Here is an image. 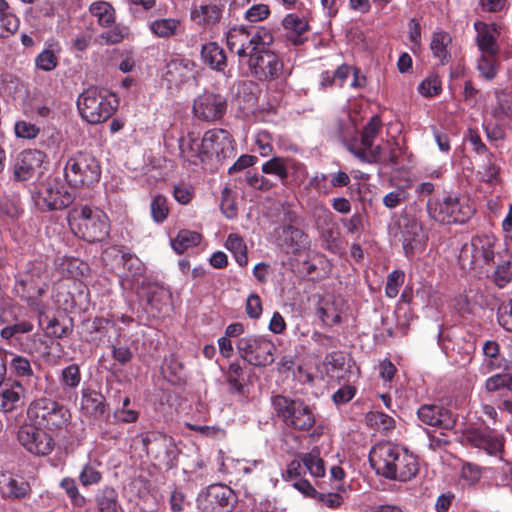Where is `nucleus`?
I'll return each instance as SVG.
<instances>
[{
  "mask_svg": "<svg viewBox=\"0 0 512 512\" xmlns=\"http://www.w3.org/2000/svg\"><path fill=\"white\" fill-rule=\"evenodd\" d=\"M81 411L89 416H102L106 411L105 397L92 389H83L81 397Z\"/></svg>",
  "mask_w": 512,
  "mask_h": 512,
  "instance_id": "nucleus-28",
  "label": "nucleus"
},
{
  "mask_svg": "<svg viewBox=\"0 0 512 512\" xmlns=\"http://www.w3.org/2000/svg\"><path fill=\"white\" fill-rule=\"evenodd\" d=\"M282 26L288 31L287 39L294 46H300L307 40L303 35L310 26L304 18L294 13L287 14L282 20Z\"/></svg>",
  "mask_w": 512,
  "mask_h": 512,
  "instance_id": "nucleus-27",
  "label": "nucleus"
},
{
  "mask_svg": "<svg viewBox=\"0 0 512 512\" xmlns=\"http://www.w3.org/2000/svg\"><path fill=\"white\" fill-rule=\"evenodd\" d=\"M89 11L102 27H111L115 23V9L108 2H94L90 5Z\"/></svg>",
  "mask_w": 512,
  "mask_h": 512,
  "instance_id": "nucleus-37",
  "label": "nucleus"
},
{
  "mask_svg": "<svg viewBox=\"0 0 512 512\" xmlns=\"http://www.w3.org/2000/svg\"><path fill=\"white\" fill-rule=\"evenodd\" d=\"M382 127L381 118L378 115H374L365 124L360 136L361 147L371 148L374 144L375 138Z\"/></svg>",
  "mask_w": 512,
  "mask_h": 512,
  "instance_id": "nucleus-40",
  "label": "nucleus"
},
{
  "mask_svg": "<svg viewBox=\"0 0 512 512\" xmlns=\"http://www.w3.org/2000/svg\"><path fill=\"white\" fill-rule=\"evenodd\" d=\"M405 280V274L401 270H393L388 276L385 285V295L389 298H395L400 287L403 285Z\"/></svg>",
  "mask_w": 512,
  "mask_h": 512,
  "instance_id": "nucleus-52",
  "label": "nucleus"
},
{
  "mask_svg": "<svg viewBox=\"0 0 512 512\" xmlns=\"http://www.w3.org/2000/svg\"><path fill=\"white\" fill-rule=\"evenodd\" d=\"M10 368L18 377H30L33 374L30 361L22 356L15 355L10 362Z\"/></svg>",
  "mask_w": 512,
  "mask_h": 512,
  "instance_id": "nucleus-58",
  "label": "nucleus"
},
{
  "mask_svg": "<svg viewBox=\"0 0 512 512\" xmlns=\"http://www.w3.org/2000/svg\"><path fill=\"white\" fill-rule=\"evenodd\" d=\"M463 437L467 444L484 450L488 455L497 456L502 452L503 439L491 430L470 428L465 431Z\"/></svg>",
  "mask_w": 512,
  "mask_h": 512,
  "instance_id": "nucleus-18",
  "label": "nucleus"
},
{
  "mask_svg": "<svg viewBox=\"0 0 512 512\" xmlns=\"http://www.w3.org/2000/svg\"><path fill=\"white\" fill-rule=\"evenodd\" d=\"M118 101L113 94L90 87L77 99V108L83 120L99 124L109 119L117 110Z\"/></svg>",
  "mask_w": 512,
  "mask_h": 512,
  "instance_id": "nucleus-2",
  "label": "nucleus"
},
{
  "mask_svg": "<svg viewBox=\"0 0 512 512\" xmlns=\"http://www.w3.org/2000/svg\"><path fill=\"white\" fill-rule=\"evenodd\" d=\"M272 135L267 130H260L255 136V145L262 157H268L273 154Z\"/></svg>",
  "mask_w": 512,
  "mask_h": 512,
  "instance_id": "nucleus-54",
  "label": "nucleus"
},
{
  "mask_svg": "<svg viewBox=\"0 0 512 512\" xmlns=\"http://www.w3.org/2000/svg\"><path fill=\"white\" fill-rule=\"evenodd\" d=\"M31 486L22 477L8 471L0 472V496L3 499L15 501L29 497Z\"/></svg>",
  "mask_w": 512,
  "mask_h": 512,
  "instance_id": "nucleus-20",
  "label": "nucleus"
},
{
  "mask_svg": "<svg viewBox=\"0 0 512 512\" xmlns=\"http://www.w3.org/2000/svg\"><path fill=\"white\" fill-rule=\"evenodd\" d=\"M242 359L257 367H265L274 362L275 344L264 336L249 335L237 342Z\"/></svg>",
  "mask_w": 512,
  "mask_h": 512,
  "instance_id": "nucleus-7",
  "label": "nucleus"
},
{
  "mask_svg": "<svg viewBox=\"0 0 512 512\" xmlns=\"http://www.w3.org/2000/svg\"><path fill=\"white\" fill-rule=\"evenodd\" d=\"M151 215L155 222H163L169 213L167 199L163 195H156L153 197L151 204Z\"/></svg>",
  "mask_w": 512,
  "mask_h": 512,
  "instance_id": "nucleus-50",
  "label": "nucleus"
},
{
  "mask_svg": "<svg viewBox=\"0 0 512 512\" xmlns=\"http://www.w3.org/2000/svg\"><path fill=\"white\" fill-rule=\"evenodd\" d=\"M19 25V18L11 11L10 7L4 12H0V38H7L16 33Z\"/></svg>",
  "mask_w": 512,
  "mask_h": 512,
  "instance_id": "nucleus-44",
  "label": "nucleus"
},
{
  "mask_svg": "<svg viewBox=\"0 0 512 512\" xmlns=\"http://www.w3.org/2000/svg\"><path fill=\"white\" fill-rule=\"evenodd\" d=\"M101 480L102 474L94 464L87 463L83 466L79 474V481L83 486L96 485Z\"/></svg>",
  "mask_w": 512,
  "mask_h": 512,
  "instance_id": "nucleus-53",
  "label": "nucleus"
},
{
  "mask_svg": "<svg viewBox=\"0 0 512 512\" xmlns=\"http://www.w3.org/2000/svg\"><path fill=\"white\" fill-rule=\"evenodd\" d=\"M204 148L207 150L208 163L213 157L218 162L233 158L236 154V142L225 129H211L204 133Z\"/></svg>",
  "mask_w": 512,
  "mask_h": 512,
  "instance_id": "nucleus-14",
  "label": "nucleus"
},
{
  "mask_svg": "<svg viewBox=\"0 0 512 512\" xmlns=\"http://www.w3.org/2000/svg\"><path fill=\"white\" fill-rule=\"evenodd\" d=\"M67 219L69 223L73 221H91L93 224H105L107 216L105 212L97 207L88 205L75 206L69 210Z\"/></svg>",
  "mask_w": 512,
  "mask_h": 512,
  "instance_id": "nucleus-32",
  "label": "nucleus"
},
{
  "mask_svg": "<svg viewBox=\"0 0 512 512\" xmlns=\"http://www.w3.org/2000/svg\"><path fill=\"white\" fill-rule=\"evenodd\" d=\"M191 18L204 27L212 26L220 22L222 8L215 3L202 4L191 11Z\"/></svg>",
  "mask_w": 512,
  "mask_h": 512,
  "instance_id": "nucleus-31",
  "label": "nucleus"
},
{
  "mask_svg": "<svg viewBox=\"0 0 512 512\" xmlns=\"http://www.w3.org/2000/svg\"><path fill=\"white\" fill-rule=\"evenodd\" d=\"M33 324L27 321L5 326L0 335L3 339L9 340L18 334L29 333L33 330Z\"/></svg>",
  "mask_w": 512,
  "mask_h": 512,
  "instance_id": "nucleus-60",
  "label": "nucleus"
},
{
  "mask_svg": "<svg viewBox=\"0 0 512 512\" xmlns=\"http://www.w3.org/2000/svg\"><path fill=\"white\" fill-rule=\"evenodd\" d=\"M195 63L187 58L174 57L166 63L162 80L167 83V88L179 89L192 77Z\"/></svg>",
  "mask_w": 512,
  "mask_h": 512,
  "instance_id": "nucleus-17",
  "label": "nucleus"
},
{
  "mask_svg": "<svg viewBox=\"0 0 512 512\" xmlns=\"http://www.w3.org/2000/svg\"><path fill=\"white\" fill-rule=\"evenodd\" d=\"M271 45L252 47L248 68L250 75L260 82L285 79L284 64L280 56L270 49Z\"/></svg>",
  "mask_w": 512,
  "mask_h": 512,
  "instance_id": "nucleus-4",
  "label": "nucleus"
},
{
  "mask_svg": "<svg viewBox=\"0 0 512 512\" xmlns=\"http://www.w3.org/2000/svg\"><path fill=\"white\" fill-rule=\"evenodd\" d=\"M28 420L40 428L57 435L71 423V413L57 401L41 397L33 400L27 409Z\"/></svg>",
  "mask_w": 512,
  "mask_h": 512,
  "instance_id": "nucleus-1",
  "label": "nucleus"
},
{
  "mask_svg": "<svg viewBox=\"0 0 512 512\" xmlns=\"http://www.w3.org/2000/svg\"><path fill=\"white\" fill-rule=\"evenodd\" d=\"M451 43V37L447 32L439 31L434 32L430 43V49L435 58H437L441 64L448 63L451 55L447 49Z\"/></svg>",
  "mask_w": 512,
  "mask_h": 512,
  "instance_id": "nucleus-35",
  "label": "nucleus"
},
{
  "mask_svg": "<svg viewBox=\"0 0 512 512\" xmlns=\"http://www.w3.org/2000/svg\"><path fill=\"white\" fill-rule=\"evenodd\" d=\"M474 28L477 31L476 42L481 54L494 57L497 54L496 39L488 25L482 21H476Z\"/></svg>",
  "mask_w": 512,
  "mask_h": 512,
  "instance_id": "nucleus-33",
  "label": "nucleus"
},
{
  "mask_svg": "<svg viewBox=\"0 0 512 512\" xmlns=\"http://www.w3.org/2000/svg\"><path fill=\"white\" fill-rule=\"evenodd\" d=\"M73 200L74 196L64 186L56 185L45 188L37 200V205L49 211L61 210L68 207Z\"/></svg>",
  "mask_w": 512,
  "mask_h": 512,
  "instance_id": "nucleus-24",
  "label": "nucleus"
},
{
  "mask_svg": "<svg viewBox=\"0 0 512 512\" xmlns=\"http://www.w3.org/2000/svg\"><path fill=\"white\" fill-rule=\"evenodd\" d=\"M417 415L422 423L441 430H451L455 426V418L451 412L437 405H422Z\"/></svg>",
  "mask_w": 512,
  "mask_h": 512,
  "instance_id": "nucleus-21",
  "label": "nucleus"
},
{
  "mask_svg": "<svg viewBox=\"0 0 512 512\" xmlns=\"http://www.w3.org/2000/svg\"><path fill=\"white\" fill-rule=\"evenodd\" d=\"M201 235L198 232L182 229L177 236L171 240L173 250L182 254L189 248L197 246L201 242Z\"/></svg>",
  "mask_w": 512,
  "mask_h": 512,
  "instance_id": "nucleus-36",
  "label": "nucleus"
},
{
  "mask_svg": "<svg viewBox=\"0 0 512 512\" xmlns=\"http://www.w3.org/2000/svg\"><path fill=\"white\" fill-rule=\"evenodd\" d=\"M273 403L278 415L288 426L298 430H309L314 425V415L303 401L276 396Z\"/></svg>",
  "mask_w": 512,
  "mask_h": 512,
  "instance_id": "nucleus-8",
  "label": "nucleus"
},
{
  "mask_svg": "<svg viewBox=\"0 0 512 512\" xmlns=\"http://www.w3.org/2000/svg\"><path fill=\"white\" fill-rule=\"evenodd\" d=\"M345 308L342 297L325 294L318 301L317 312L324 324L334 326L341 322V315Z\"/></svg>",
  "mask_w": 512,
  "mask_h": 512,
  "instance_id": "nucleus-23",
  "label": "nucleus"
},
{
  "mask_svg": "<svg viewBox=\"0 0 512 512\" xmlns=\"http://www.w3.org/2000/svg\"><path fill=\"white\" fill-rule=\"evenodd\" d=\"M261 172L275 176L285 187H300L308 177L307 166L290 156H272L262 164Z\"/></svg>",
  "mask_w": 512,
  "mask_h": 512,
  "instance_id": "nucleus-5",
  "label": "nucleus"
},
{
  "mask_svg": "<svg viewBox=\"0 0 512 512\" xmlns=\"http://www.w3.org/2000/svg\"><path fill=\"white\" fill-rule=\"evenodd\" d=\"M366 423L382 432H388L394 428L395 421L387 414L379 411H371L366 415Z\"/></svg>",
  "mask_w": 512,
  "mask_h": 512,
  "instance_id": "nucleus-43",
  "label": "nucleus"
},
{
  "mask_svg": "<svg viewBox=\"0 0 512 512\" xmlns=\"http://www.w3.org/2000/svg\"><path fill=\"white\" fill-rule=\"evenodd\" d=\"M197 502L206 512H228L237 503L235 492L225 484H212L200 493Z\"/></svg>",
  "mask_w": 512,
  "mask_h": 512,
  "instance_id": "nucleus-11",
  "label": "nucleus"
},
{
  "mask_svg": "<svg viewBox=\"0 0 512 512\" xmlns=\"http://www.w3.org/2000/svg\"><path fill=\"white\" fill-rule=\"evenodd\" d=\"M45 158V153L37 149H28L21 152L14 163V179L17 181L31 179L41 169Z\"/></svg>",
  "mask_w": 512,
  "mask_h": 512,
  "instance_id": "nucleus-19",
  "label": "nucleus"
},
{
  "mask_svg": "<svg viewBox=\"0 0 512 512\" xmlns=\"http://www.w3.org/2000/svg\"><path fill=\"white\" fill-rule=\"evenodd\" d=\"M279 246L287 253H297L306 248L308 241L305 233L298 226H281L277 229Z\"/></svg>",
  "mask_w": 512,
  "mask_h": 512,
  "instance_id": "nucleus-25",
  "label": "nucleus"
},
{
  "mask_svg": "<svg viewBox=\"0 0 512 512\" xmlns=\"http://www.w3.org/2000/svg\"><path fill=\"white\" fill-rule=\"evenodd\" d=\"M350 151L360 160L368 163L382 162V148L381 146H371V148L359 147L351 148Z\"/></svg>",
  "mask_w": 512,
  "mask_h": 512,
  "instance_id": "nucleus-47",
  "label": "nucleus"
},
{
  "mask_svg": "<svg viewBox=\"0 0 512 512\" xmlns=\"http://www.w3.org/2000/svg\"><path fill=\"white\" fill-rule=\"evenodd\" d=\"M201 59L212 70L224 73L228 62L224 49L217 42H208L202 45Z\"/></svg>",
  "mask_w": 512,
  "mask_h": 512,
  "instance_id": "nucleus-26",
  "label": "nucleus"
},
{
  "mask_svg": "<svg viewBox=\"0 0 512 512\" xmlns=\"http://www.w3.org/2000/svg\"><path fill=\"white\" fill-rule=\"evenodd\" d=\"M60 382L64 387L75 389L81 382V372L77 364H70L61 372Z\"/></svg>",
  "mask_w": 512,
  "mask_h": 512,
  "instance_id": "nucleus-48",
  "label": "nucleus"
},
{
  "mask_svg": "<svg viewBox=\"0 0 512 512\" xmlns=\"http://www.w3.org/2000/svg\"><path fill=\"white\" fill-rule=\"evenodd\" d=\"M405 230L402 231L404 236L403 239V247L405 249L406 254L408 255L414 249H420L424 245V238L421 236L418 238V231H422V226H404Z\"/></svg>",
  "mask_w": 512,
  "mask_h": 512,
  "instance_id": "nucleus-42",
  "label": "nucleus"
},
{
  "mask_svg": "<svg viewBox=\"0 0 512 512\" xmlns=\"http://www.w3.org/2000/svg\"><path fill=\"white\" fill-rule=\"evenodd\" d=\"M35 65L42 71H52L58 65V58L55 53L50 49H44L35 58Z\"/></svg>",
  "mask_w": 512,
  "mask_h": 512,
  "instance_id": "nucleus-55",
  "label": "nucleus"
},
{
  "mask_svg": "<svg viewBox=\"0 0 512 512\" xmlns=\"http://www.w3.org/2000/svg\"><path fill=\"white\" fill-rule=\"evenodd\" d=\"M102 259L111 269H119L120 264L125 260V252L117 246L110 247L103 252Z\"/></svg>",
  "mask_w": 512,
  "mask_h": 512,
  "instance_id": "nucleus-57",
  "label": "nucleus"
},
{
  "mask_svg": "<svg viewBox=\"0 0 512 512\" xmlns=\"http://www.w3.org/2000/svg\"><path fill=\"white\" fill-rule=\"evenodd\" d=\"M227 107V99L224 95L205 90L194 99L192 112L199 120L215 122L224 117Z\"/></svg>",
  "mask_w": 512,
  "mask_h": 512,
  "instance_id": "nucleus-13",
  "label": "nucleus"
},
{
  "mask_svg": "<svg viewBox=\"0 0 512 512\" xmlns=\"http://www.w3.org/2000/svg\"><path fill=\"white\" fill-rule=\"evenodd\" d=\"M99 161L90 153L78 151L70 156L64 166V178L73 188H90L101 178Z\"/></svg>",
  "mask_w": 512,
  "mask_h": 512,
  "instance_id": "nucleus-3",
  "label": "nucleus"
},
{
  "mask_svg": "<svg viewBox=\"0 0 512 512\" xmlns=\"http://www.w3.org/2000/svg\"><path fill=\"white\" fill-rule=\"evenodd\" d=\"M270 15V8L267 4H254L246 10L244 18L251 23L267 19Z\"/></svg>",
  "mask_w": 512,
  "mask_h": 512,
  "instance_id": "nucleus-59",
  "label": "nucleus"
},
{
  "mask_svg": "<svg viewBox=\"0 0 512 512\" xmlns=\"http://www.w3.org/2000/svg\"><path fill=\"white\" fill-rule=\"evenodd\" d=\"M512 386V375L509 372L495 374L488 378L485 387L489 392L509 391Z\"/></svg>",
  "mask_w": 512,
  "mask_h": 512,
  "instance_id": "nucleus-45",
  "label": "nucleus"
},
{
  "mask_svg": "<svg viewBox=\"0 0 512 512\" xmlns=\"http://www.w3.org/2000/svg\"><path fill=\"white\" fill-rule=\"evenodd\" d=\"M242 374L243 369L238 362H233L229 365L226 378L227 382L234 391H240L242 388V384L240 381Z\"/></svg>",
  "mask_w": 512,
  "mask_h": 512,
  "instance_id": "nucleus-62",
  "label": "nucleus"
},
{
  "mask_svg": "<svg viewBox=\"0 0 512 512\" xmlns=\"http://www.w3.org/2000/svg\"><path fill=\"white\" fill-rule=\"evenodd\" d=\"M512 279L510 261L499 265L494 273V282L499 288L505 287Z\"/></svg>",
  "mask_w": 512,
  "mask_h": 512,
  "instance_id": "nucleus-63",
  "label": "nucleus"
},
{
  "mask_svg": "<svg viewBox=\"0 0 512 512\" xmlns=\"http://www.w3.org/2000/svg\"><path fill=\"white\" fill-rule=\"evenodd\" d=\"M225 247L234 255L236 262L240 266L247 264L248 258L246 245L240 236L230 234L225 242Z\"/></svg>",
  "mask_w": 512,
  "mask_h": 512,
  "instance_id": "nucleus-41",
  "label": "nucleus"
},
{
  "mask_svg": "<svg viewBox=\"0 0 512 512\" xmlns=\"http://www.w3.org/2000/svg\"><path fill=\"white\" fill-rule=\"evenodd\" d=\"M460 214L459 201L448 197L439 204V216L433 218L439 224H465L466 219Z\"/></svg>",
  "mask_w": 512,
  "mask_h": 512,
  "instance_id": "nucleus-29",
  "label": "nucleus"
},
{
  "mask_svg": "<svg viewBox=\"0 0 512 512\" xmlns=\"http://www.w3.org/2000/svg\"><path fill=\"white\" fill-rule=\"evenodd\" d=\"M172 195L179 204L187 205L195 196V188L190 183L180 182L174 185Z\"/></svg>",
  "mask_w": 512,
  "mask_h": 512,
  "instance_id": "nucleus-51",
  "label": "nucleus"
},
{
  "mask_svg": "<svg viewBox=\"0 0 512 512\" xmlns=\"http://www.w3.org/2000/svg\"><path fill=\"white\" fill-rule=\"evenodd\" d=\"M274 37L271 31L265 27L257 29L249 28L244 25L234 26L226 33V44L228 49L233 52L235 46L259 47L272 45Z\"/></svg>",
  "mask_w": 512,
  "mask_h": 512,
  "instance_id": "nucleus-12",
  "label": "nucleus"
},
{
  "mask_svg": "<svg viewBox=\"0 0 512 512\" xmlns=\"http://www.w3.org/2000/svg\"><path fill=\"white\" fill-rule=\"evenodd\" d=\"M304 468L313 477H323L326 472L325 464L320 457L318 449H313L310 452L300 454Z\"/></svg>",
  "mask_w": 512,
  "mask_h": 512,
  "instance_id": "nucleus-38",
  "label": "nucleus"
},
{
  "mask_svg": "<svg viewBox=\"0 0 512 512\" xmlns=\"http://www.w3.org/2000/svg\"><path fill=\"white\" fill-rule=\"evenodd\" d=\"M315 500L329 509H339L344 503V498L341 494L332 492H318Z\"/></svg>",
  "mask_w": 512,
  "mask_h": 512,
  "instance_id": "nucleus-61",
  "label": "nucleus"
},
{
  "mask_svg": "<svg viewBox=\"0 0 512 512\" xmlns=\"http://www.w3.org/2000/svg\"><path fill=\"white\" fill-rule=\"evenodd\" d=\"M257 162V156L243 154L228 168V175L234 181L235 187L242 188L247 185L255 190L268 192L276 186L264 175L251 171V167Z\"/></svg>",
  "mask_w": 512,
  "mask_h": 512,
  "instance_id": "nucleus-6",
  "label": "nucleus"
},
{
  "mask_svg": "<svg viewBox=\"0 0 512 512\" xmlns=\"http://www.w3.org/2000/svg\"><path fill=\"white\" fill-rule=\"evenodd\" d=\"M23 388L19 383L0 382V410L10 412L21 402Z\"/></svg>",
  "mask_w": 512,
  "mask_h": 512,
  "instance_id": "nucleus-30",
  "label": "nucleus"
},
{
  "mask_svg": "<svg viewBox=\"0 0 512 512\" xmlns=\"http://www.w3.org/2000/svg\"><path fill=\"white\" fill-rule=\"evenodd\" d=\"M55 434L48 432L33 423L22 425L18 431L20 444L30 453L37 456L49 455L55 447Z\"/></svg>",
  "mask_w": 512,
  "mask_h": 512,
  "instance_id": "nucleus-10",
  "label": "nucleus"
},
{
  "mask_svg": "<svg viewBox=\"0 0 512 512\" xmlns=\"http://www.w3.org/2000/svg\"><path fill=\"white\" fill-rule=\"evenodd\" d=\"M142 443L147 453H153L160 447L166 448L171 443V439L161 433L151 432L143 435Z\"/></svg>",
  "mask_w": 512,
  "mask_h": 512,
  "instance_id": "nucleus-46",
  "label": "nucleus"
},
{
  "mask_svg": "<svg viewBox=\"0 0 512 512\" xmlns=\"http://www.w3.org/2000/svg\"><path fill=\"white\" fill-rule=\"evenodd\" d=\"M14 132L17 138L32 140L39 135L40 128L31 122L19 120L14 125Z\"/></svg>",
  "mask_w": 512,
  "mask_h": 512,
  "instance_id": "nucleus-56",
  "label": "nucleus"
},
{
  "mask_svg": "<svg viewBox=\"0 0 512 512\" xmlns=\"http://www.w3.org/2000/svg\"><path fill=\"white\" fill-rule=\"evenodd\" d=\"M95 501L99 512H119L121 509L118 494L112 487L100 489L95 495Z\"/></svg>",
  "mask_w": 512,
  "mask_h": 512,
  "instance_id": "nucleus-34",
  "label": "nucleus"
},
{
  "mask_svg": "<svg viewBox=\"0 0 512 512\" xmlns=\"http://www.w3.org/2000/svg\"><path fill=\"white\" fill-rule=\"evenodd\" d=\"M494 239L484 235L473 237L469 243H465L459 254V262L463 269H475L492 260L494 251Z\"/></svg>",
  "mask_w": 512,
  "mask_h": 512,
  "instance_id": "nucleus-9",
  "label": "nucleus"
},
{
  "mask_svg": "<svg viewBox=\"0 0 512 512\" xmlns=\"http://www.w3.org/2000/svg\"><path fill=\"white\" fill-rule=\"evenodd\" d=\"M401 448L391 442L376 443L369 453L371 467L378 475L387 479L392 469V462L397 457Z\"/></svg>",
  "mask_w": 512,
  "mask_h": 512,
  "instance_id": "nucleus-16",
  "label": "nucleus"
},
{
  "mask_svg": "<svg viewBox=\"0 0 512 512\" xmlns=\"http://www.w3.org/2000/svg\"><path fill=\"white\" fill-rule=\"evenodd\" d=\"M178 145L179 156L185 166L203 167L208 164L203 138L200 140L194 133H188L179 139Z\"/></svg>",
  "mask_w": 512,
  "mask_h": 512,
  "instance_id": "nucleus-15",
  "label": "nucleus"
},
{
  "mask_svg": "<svg viewBox=\"0 0 512 512\" xmlns=\"http://www.w3.org/2000/svg\"><path fill=\"white\" fill-rule=\"evenodd\" d=\"M180 25V21L174 18L156 19L149 23L150 31L159 38H170L174 36Z\"/></svg>",
  "mask_w": 512,
  "mask_h": 512,
  "instance_id": "nucleus-39",
  "label": "nucleus"
},
{
  "mask_svg": "<svg viewBox=\"0 0 512 512\" xmlns=\"http://www.w3.org/2000/svg\"><path fill=\"white\" fill-rule=\"evenodd\" d=\"M418 472V462L414 454L407 449L401 448L397 457L392 462V469L387 479L408 481L416 476Z\"/></svg>",
  "mask_w": 512,
  "mask_h": 512,
  "instance_id": "nucleus-22",
  "label": "nucleus"
},
{
  "mask_svg": "<svg viewBox=\"0 0 512 512\" xmlns=\"http://www.w3.org/2000/svg\"><path fill=\"white\" fill-rule=\"evenodd\" d=\"M441 90V80L436 74H430L418 86L419 93L425 97L436 96Z\"/></svg>",
  "mask_w": 512,
  "mask_h": 512,
  "instance_id": "nucleus-49",
  "label": "nucleus"
},
{
  "mask_svg": "<svg viewBox=\"0 0 512 512\" xmlns=\"http://www.w3.org/2000/svg\"><path fill=\"white\" fill-rule=\"evenodd\" d=\"M126 269L132 277L141 275L144 271V266L141 260L129 253L125 252V260L120 264V267Z\"/></svg>",
  "mask_w": 512,
  "mask_h": 512,
  "instance_id": "nucleus-64",
  "label": "nucleus"
}]
</instances>
